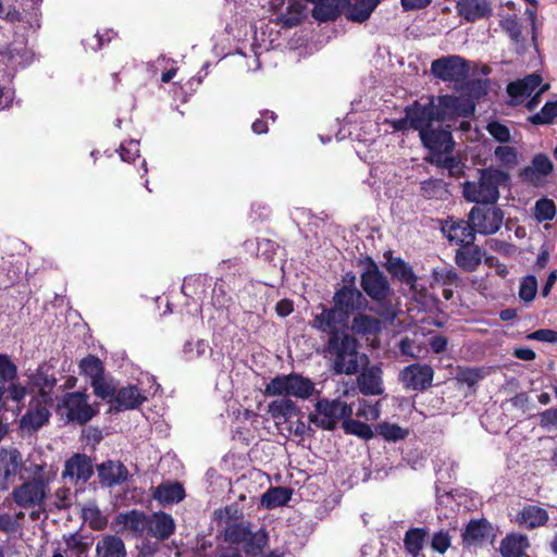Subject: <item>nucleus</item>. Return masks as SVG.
<instances>
[{
  "label": "nucleus",
  "mask_w": 557,
  "mask_h": 557,
  "mask_svg": "<svg viewBox=\"0 0 557 557\" xmlns=\"http://www.w3.org/2000/svg\"><path fill=\"white\" fill-rule=\"evenodd\" d=\"M17 367L7 354H0V412L3 409V396L20 404L27 394V388L16 382Z\"/></svg>",
  "instance_id": "1a4fd4ad"
},
{
  "label": "nucleus",
  "mask_w": 557,
  "mask_h": 557,
  "mask_svg": "<svg viewBox=\"0 0 557 557\" xmlns=\"http://www.w3.org/2000/svg\"><path fill=\"white\" fill-rule=\"evenodd\" d=\"M441 189V182L437 180H426L420 184V195L425 199L435 198Z\"/></svg>",
  "instance_id": "0e129e2a"
},
{
  "label": "nucleus",
  "mask_w": 557,
  "mask_h": 557,
  "mask_svg": "<svg viewBox=\"0 0 557 557\" xmlns=\"http://www.w3.org/2000/svg\"><path fill=\"white\" fill-rule=\"evenodd\" d=\"M429 535L426 528H410L404 536V548L412 557H418Z\"/></svg>",
  "instance_id": "58836bf2"
},
{
  "label": "nucleus",
  "mask_w": 557,
  "mask_h": 557,
  "mask_svg": "<svg viewBox=\"0 0 557 557\" xmlns=\"http://www.w3.org/2000/svg\"><path fill=\"white\" fill-rule=\"evenodd\" d=\"M348 329L331 327L324 345V354L331 361V370L336 375H355L359 373L361 363H368L366 354L359 352L358 339L347 332Z\"/></svg>",
  "instance_id": "f257e3e1"
},
{
  "label": "nucleus",
  "mask_w": 557,
  "mask_h": 557,
  "mask_svg": "<svg viewBox=\"0 0 557 557\" xmlns=\"http://www.w3.org/2000/svg\"><path fill=\"white\" fill-rule=\"evenodd\" d=\"M352 406L339 398H321L314 405V412L308 416L311 423L319 429L333 431L337 428L339 421L352 417Z\"/></svg>",
  "instance_id": "6e6552de"
},
{
  "label": "nucleus",
  "mask_w": 557,
  "mask_h": 557,
  "mask_svg": "<svg viewBox=\"0 0 557 557\" xmlns=\"http://www.w3.org/2000/svg\"><path fill=\"white\" fill-rule=\"evenodd\" d=\"M321 312L313 318V327L329 331L338 326L348 329L350 318L362 310L369 309V301L358 288L338 287L333 295V307L320 305Z\"/></svg>",
  "instance_id": "7ed1b4c3"
},
{
  "label": "nucleus",
  "mask_w": 557,
  "mask_h": 557,
  "mask_svg": "<svg viewBox=\"0 0 557 557\" xmlns=\"http://www.w3.org/2000/svg\"><path fill=\"white\" fill-rule=\"evenodd\" d=\"M451 546V535L449 530L442 529L433 533L431 539V548L444 555Z\"/></svg>",
  "instance_id": "5fc2aeb1"
},
{
  "label": "nucleus",
  "mask_w": 557,
  "mask_h": 557,
  "mask_svg": "<svg viewBox=\"0 0 557 557\" xmlns=\"http://www.w3.org/2000/svg\"><path fill=\"white\" fill-rule=\"evenodd\" d=\"M517 520L520 524H524L528 529L532 530L547 523L548 512L542 507L528 505L518 513Z\"/></svg>",
  "instance_id": "c9c22d12"
},
{
  "label": "nucleus",
  "mask_w": 557,
  "mask_h": 557,
  "mask_svg": "<svg viewBox=\"0 0 557 557\" xmlns=\"http://www.w3.org/2000/svg\"><path fill=\"white\" fill-rule=\"evenodd\" d=\"M380 2L381 0H357L355 2L348 0L344 15L348 21L363 23L370 18Z\"/></svg>",
  "instance_id": "c85d7f7f"
},
{
  "label": "nucleus",
  "mask_w": 557,
  "mask_h": 557,
  "mask_svg": "<svg viewBox=\"0 0 557 557\" xmlns=\"http://www.w3.org/2000/svg\"><path fill=\"white\" fill-rule=\"evenodd\" d=\"M457 14L468 23L492 16V3L488 0H458L456 3Z\"/></svg>",
  "instance_id": "4be33fe9"
},
{
  "label": "nucleus",
  "mask_w": 557,
  "mask_h": 557,
  "mask_svg": "<svg viewBox=\"0 0 557 557\" xmlns=\"http://www.w3.org/2000/svg\"><path fill=\"white\" fill-rule=\"evenodd\" d=\"M502 30L507 35H512L522 32L523 26L517 14H506L499 21Z\"/></svg>",
  "instance_id": "052dcab7"
},
{
  "label": "nucleus",
  "mask_w": 557,
  "mask_h": 557,
  "mask_svg": "<svg viewBox=\"0 0 557 557\" xmlns=\"http://www.w3.org/2000/svg\"><path fill=\"white\" fill-rule=\"evenodd\" d=\"M121 522H123L128 530L141 535L145 531L148 532L149 517L145 516L144 512L138 510H131L120 516Z\"/></svg>",
  "instance_id": "37998d69"
},
{
  "label": "nucleus",
  "mask_w": 557,
  "mask_h": 557,
  "mask_svg": "<svg viewBox=\"0 0 557 557\" xmlns=\"http://www.w3.org/2000/svg\"><path fill=\"white\" fill-rule=\"evenodd\" d=\"M490 135L498 143L506 144L510 140V131L500 122L492 121L486 126Z\"/></svg>",
  "instance_id": "bf43d9fd"
},
{
  "label": "nucleus",
  "mask_w": 557,
  "mask_h": 557,
  "mask_svg": "<svg viewBox=\"0 0 557 557\" xmlns=\"http://www.w3.org/2000/svg\"><path fill=\"white\" fill-rule=\"evenodd\" d=\"M469 71L468 61L456 54L438 58L431 64V73L443 82H463Z\"/></svg>",
  "instance_id": "f8f14e48"
},
{
  "label": "nucleus",
  "mask_w": 557,
  "mask_h": 557,
  "mask_svg": "<svg viewBox=\"0 0 557 557\" xmlns=\"http://www.w3.org/2000/svg\"><path fill=\"white\" fill-rule=\"evenodd\" d=\"M81 373L90 379V382L104 375L103 362L95 355H88L79 362Z\"/></svg>",
  "instance_id": "49530a36"
},
{
  "label": "nucleus",
  "mask_w": 557,
  "mask_h": 557,
  "mask_svg": "<svg viewBox=\"0 0 557 557\" xmlns=\"http://www.w3.org/2000/svg\"><path fill=\"white\" fill-rule=\"evenodd\" d=\"M528 338L545 343H557V331L540 329L529 334Z\"/></svg>",
  "instance_id": "338daca9"
},
{
  "label": "nucleus",
  "mask_w": 557,
  "mask_h": 557,
  "mask_svg": "<svg viewBox=\"0 0 557 557\" xmlns=\"http://www.w3.org/2000/svg\"><path fill=\"white\" fill-rule=\"evenodd\" d=\"M342 428L345 434L355 435L364 441H369L374 436V432L369 424L355 420L351 417L344 419Z\"/></svg>",
  "instance_id": "a18cd8bd"
},
{
  "label": "nucleus",
  "mask_w": 557,
  "mask_h": 557,
  "mask_svg": "<svg viewBox=\"0 0 557 557\" xmlns=\"http://www.w3.org/2000/svg\"><path fill=\"white\" fill-rule=\"evenodd\" d=\"M554 170V164L545 153H536L532 159V165L523 168L520 176L523 181L535 183V176H547Z\"/></svg>",
  "instance_id": "2f4dec72"
},
{
  "label": "nucleus",
  "mask_w": 557,
  "mask_h": 557,
  "mask_svg": "<svg viewBox=\"0 0 557 557\" xmlns=\"http://www.w3.org/2000/svg\"><path fill=\"white\" fill-rule=\"evenodd\" d=\"M495 157L497 160L506 166H513L518 163V153L515 147L511 146H498L495 149Z\"/></svg>",
  "instance_id": "4d7b16f0"
},
{
  "label": "nucleus",
  "mask_w": 557,
  "mask_h": 557,
  "mask_svg": "<svg viewBox=\"0 0 557 557\" xmlns=\"http://www.w3.org/2000/svg\"><path fill=\"white\" fill-rule=\"evenodd\" d=\"M127 552L124 541L115 535L108 534L102 536L96 544L95 557H126Z\"/></svg>",
  "instance_id": "7c9ffc66"
},
{
  "label": "nucleus",
  "mask_w": 557,
  "mask_h": 557,
  "mask_svg": "<svg viewBox=\"0 0 557 557\" xmlns=\"http://www.w3.org/2000/svg\"><path fill=\"white\" fill-rule=\"evenodd\" d=\"M90 384L94 388L95 395L100 397L101 399H108V401L115 396V393L117 391L111 382H108L104 379V375L99 377V380L95 382H90Z\"/></svg>",
  "instance_id": "6e6d98bb"
},
{
  "label": "nucleus",
  "mask_w": 557,
  "mask_h": 557,
  "mask_svg": "<svg viewBox=\"0 0 557 557\" xmlns=\"http://www.w3.org/2000/svg\"><path fill=\"white\" fill-rule=\"evenodd\" d=\"M101 483L113 486L127 480L128 470L122 462L104 461L97 467Z\"/></svg>",
  "instance_id": "bb28decb"
},
{
  "label": "nucleus",
  "mask_w": 557,
  "mask_h": 557,
  "mask_svg": "<svg viewBox=\"0 0 557 557\" xmlns=\"http://www.w3.org/2000/svg\"><path fill=\"white\" fill-rule=\"evenodd\" d=\"M348 329H350L355 335L366 336L376 334L381 330V322L377 318L359 311L354 314Z\"/></svg>",
  "instance_id": "e433bc0d"
},
{
  "label": "nucleus",
  "mask_w": 557,
  "mask_h": 557,
  "mask_svg": "<svg viewBox=\"0 0 557 557\" xmlns=\"http://www.w3.org/2000/svg\"><path fill=\"white\" fill-rule=\"evenodd\" d=\"M384 258L386 259L384 268L392 278L408 285L412 290H417L418 276L412 267L400 257H394L392 251H386Z\"/></svg>",
  "instance_id": "6ab92c4d"
},
{
  "label": "nucleus",
  "mask_w": 557,
  "mask_h": 557,
  "mask_svg": "<svg viewBox=\"0 0 557 557\" xmlns=\"http://www.w3.org/2000/svg\"><path fill=\"white\" fill-rule=\"evenodd\" d=\"M534 215L539 222L552 221L556 215V205L549 198H541L535 202Z\"/></svg>",
  "instance_id": "603ef678"
},
{
  "label": "nucleus",
  "mask_w": 557,
  "mask_h": 557,
  "mask_svg": "<svg viewBox=\"0 0 557 557\" xmlns=\"http://www.w3.org/2000/svg\"><path fill=\"white\" fill-rule=\"evenodd\" d=\"M483 377V371L476 368L461 369L457 374V380L463 384H467L468 387H474Z\"/></svg>",
  "instance_id": "13d9d810"
},
{
  "label": "nucleus",
  "mask_w": 557,
  "mask_h": 557,
  "mask_svg": "<svg viewBox=\"0 0 557 557\" xmlns=\"http://www.w3.org/2000/svg\"><path fill=\"white\" fill-rule=\"evenodd\" d=\"M348 0H320L314 4L312 15L320 22L335 21L344 14Z\"/></svg>",
  "instance_id": "c756f323"
},
{
  "label": "nucleus",
  "mask_w": 557,
  "mask_h": 557,
  "mask_svg": "<svg viewBox=\"0 0 557 557\" xmlns=\"http://www.w3.org/2000/svg\"><path fill=\"white\" fill-rule=\"evenodd\" d=\"M53 399H46L34 396L29 403L28 410L21 419V425L24 429L37 431L44 426L50 418V407Z\"/></svg>",
  "instance_id": "a211bd4d"
},
{
  "label": "nucleus",
  "mask_w": 557,
  "mask_h": 557,
  "mask_svg": "<svg viewBox=\"0 0 557 557\" xmlns=\"http://www.w3.org/2000/svg\"><path fill=\"white\" fill-rule=\"evenodd\" d=\"M429 162L438 168L446 169L450 177L459 178L465 175L461 160L456 156H451L450 153L438 157H430Z\"/></svg>",
  "instance_id": "79ce46f5"
},
{
  "label": "nucleus",
  "mask_w": 557,
  "mask_h": 557,
  "mask_svg": "<svg viewBox=\"0 0 557 557\" xmlns=\"http://www.w3.org/2000/svg\"><path fill=\"white\" fill-rule=\"evenodd\" d=\"M487 79H471L461 85V96L471 99L475 104L487 95Z\"/></svg>",
  "instance_id": "c03bdc74"
},
{
  "label": "nucleus",
  "mask_w": 557,
  "mask_h": 557,
  "mask_svg": "<svg viewBox=\"0 0 557 557\" xmlns=\"http://www.w3.org/2000/svg\"><path fill=\"white\" fill-rule=\"evenodd\" d=\"M510 39V46L512 50L518 55H523L528 50L527 38L523 36L522 32L512 34L508 36Z\"/></svg>",
  "instance_id": "774afa93"
},
{
  "label": "nucleus",
  "mask_w": 557,
  "mask_h": 557,
  "mask_svg": "<svg viewBox=\"0 0 557 557\" xmlns=\"http://www.w3.org/2000/svg\"><path fill=\"white\" fill-rule=\"evenodd\" d=\"M437 121L451 122L459 117L469 119L475 112V103L465 96L441 95L437 97Z\"/></svg>",
  "instance_id": "9b49d317"
},
{
  "label": "nucleus",
  "mask_w": 557,
  "mask_h": 557,
  "mask_svg": "<svg viewBox=\"0 0 557 557\" xmlns=\"http://www.w3.org/2000/svg\"><path fill=\"white\" fill-rule=\"evenodd\" d=\"M529 546L527 535L511 533L500 541L499 550L503 557H524Z\"/></svg>",
  "instance_id": "473e14b6"
},
{
  "label": "nucleus",
  "mask_w": 557,
  "mask_h": 557,
  "mask_svg": "<svg viewBox=\"0 0 557 557\" xmlns=\"http://www.w3.org/2000/svg\"><path fill=\"white\" fill-rule=\"evenodd\" d=\"M542 81L543 79L540 74L533 73L527 75L521 79L509 83L507 85V94L511 98L529 97L537 87H540Z\"/></svg>",
  "instance_id": "72a5a7b5"
},
{
  "label": "nucleus",
  "mask_w": 557,
  "mask_h": 557,
  "mask_svg": "<svg viewBox=\"0 0 557 557\" xmlns=\"http://www.w3.org/2000/svg\"><path fill=\"white\" fill-rule=\"evenodd\" d=\"M62 407L65 409L66 419L79 425H85L98 413V409L88 404V396L84 392L65 393Z\"/></svg>",
  "instance_id": "ddd939ff"
},
{
  "label": "nucleus",
  "mask_w": 557,
  "mask_h": 557,
  "mask_svg": "<svg viewBox=\"0 0 557 557\" xmlns=\"http://www.w3.org/2000/svg\"><path fill=\"white\" fill-rule=\"evenodd\" d=\"M216 523L228 525V523L238 522L243 520V512L235 505H227L222 509H218L213 513Z\"/></svg>",
  "instance_id": "864d4df0"
},
{
  "label": "nucleus",
  "mask_w": 557,
  "mask_h": 557,
  "mask_svg": "<svg viewBox=\"0 0 557 557\" xmlns=\"http://www.w3.org/2000/svg\"><path fill=\"white\" fill-rule=\"evenodd\" d=\"M94 475V465L91 458L86 454H73L65 460L61 476L64 481L69 480L74 484H85Z\"/></svg>",
  "instance_id": "dca6fc26"
},
{
  "label": "nucleus",
  "mask_w": 557,
  "mask_h": 557,
  "mask_svg": "<svg viewBox=\"0 0 557 557\" xmlns=\"http://www.w3.org/2000/svg\"><path fill=\"white\" fill-rule=\"evenodd\" d=\"M276 114L273 111L264 110L261 112V117L257 119L252 125L251 129L257 135L267 134L269 131L268 121L271 120L272 122L276 121Z\"/></svg>",
  "instance_id": "680f3d73"
},
{
  "label": "nucleus",
  "mask_w": 557,
  "mask_h": 557,
  "mask_svg": "<svg viewBox=\"0 0 557 557\" xmlns=\"http://www.w3.org/2000/svg\"><path fill=\"white\" fill-rule=\"evenodd\" d=\"M224 542L231 545H243L246 555L257 557L263 553L269 543V534L261 528L256 532L251 531L249 521L228 523L223 531Z\"/></svg>",
  "instance_id": "39448f33"
},
{
  "label": "nucleus",
  "mask_w": 557,
  "mask_h": 557,
  "mask_svg": "<svg viewBox=\"0 0 557 557\" xmlns=\"http://www.w3.org/2000/svg\"><path fill=\"white\" fill-rule=\"evenodd\" d=\"M30 381L33 386L38 389L36 397L53 399L52 393L57 379L52 374H49L44 368H38Z\"/></svg>",
  "instance_id": "a19ab883"
},
{
  "label": "nucleus",
  "mask_w": 557,
  "mask_h": 557,
  "mask_svg": "<svg viewBox=\"0 0 557 557\" xmlns=\"http://www.w3.org/2000/svg\"><path fill=\"white\" fill-rule=\"evenodd\" d=\"M442 231L446 234L449 242H455L459 246L466 245L469 242H475L478 234L474 230V224L470 222L469 215L467 220H454L450 218L446 221Z\"/></svg>",
  "instance_id": "412c9836"
},
{
  "label": "nucleus",
  "mask_w": 557,
  "mask_h": 557,
  "mask_svg": "<svg viewBox=\"0 0 557 557\" xmlns=\"http://www.w3.org/2000/svg\"><path fill=\"white\" fill-rule=\"evenodd\" d=\"M357 264L362 267L360 274L361 292L366 298L369 297L375 305V309L370 307L369 310L386 320H393L396 317L397 309L392 301L394 289L388 277L370 256L359 259Z\"/></svg>",
  "instance_id": "f03ea898"
},
{
  "label": "nucleus",
  "mask_w": 557,
  "mask_h": 557,
  "mask_svg": "<svg viewBox=\"0 0 557 557\" xmlns=\"http://www.w3.org/2000/svg\"><path fill=\"white\" fill-rule=\"evenodd\" d=\"M152 496L161 504H174L182 502L186 494L182 483L164 482L156 487Z\"/></svg>",
  "instance_id": "f704fd0d"
},
{
  "label": "nucleus",
  "mask_w": 557,
  "mask_h": 557,
  "mask_svg": "<svg viewBox=\"0 0 557 557\" xmlns=\"http://www.w3.org/2000/svg\"><path fill=\"white\" fill-rule=\"evenodd\" d=\"M147 397L136 385H128L116 391L115 396L109 400L110 412H121L138 408Z\"/></svg>",
  "instance_id": "aec40b11"
},
{
  "label": "nucleus",
  "mask_w": 557,
  "mask_h": 557,
  "mask_svg": "<svg viewBox=\"0 0 557 557\" xmlns=\"http://www.w3.org/2000/svg\"><path fill=\"white\" fill-rule=\"evenodd\" d=\"M483 256L484 250L474 242H469L456 250L455 262L463 271L473 272L481 264Z\"/></svg>",
  "instance_id": "393cba45"
},
{
  "label": "nucleus",
  "mask_w": 557,
  "mask_h": 557,
  "mask_svg": "<svg viewBox=\"0 0 557 557\" xmlns=\"http://www.w3.org/2000/svg\"><path fill=\"white\" fill-rule=\"evenodd\" d=\"M34 476L15 486L11 493L13 502L21 508L44 507L50 493L49 478L41 474L42 466H35Z\"/></svg>",
  "instance_id": "0eeeda50"
},
{
  "label": "nucleus",
  "mask_w": 557,
  "mask_h": 557,
  "mask_svg": "<svg viewBox=\"0 0 557 557\" xmlns=\"http://www.w3.org/2000/svg\"><path fill=\"white\" fill-rule=\"evenodd\" d=\"M434 99V96H430L428 103L422 104L419 101H414L405 109L410 127L419 131V135L424 129L431 128L433 121H437L438 111Z\"/></svg>",
  "instance_id": "2eb2a0df"
},
{
  "label": "nucleus",
  "mask_w": 557,
  "mask_h": 557,
  "mask_svg": "<svg viewBox=\"0 0 557 557\" xmlns=\"http://www.w3.org/2000/svg\"><path fill=\"white\" fill-rule=\"evenodd\" d=\"M505 212L496 205L480 203L469 211V219L480 235L496 234L504 223Z\"/></svg>",
  "instance_id": "9d476101"
},
{
  "label": "nucleus",
  "mask_w": 557,
  "mask_h": 557,
  "mask_svg": "<svg viewBox=\"0 0 557 557\" xmlns=\"http://www.w3.org/2000/svg\"><path fill=\"white\" fill-rule=\"evenodd\" d=\"M478 181H466L461 184L463 198L475 205H496L499 199V186L508 178V174L499 169H479Z\"/></svg>",
  "instance_id": "20e7f679"
},
{
  "label": "nucleus",
  "mask_w": 557,
  "mask_h": 557,
  "mask_svg": "<svg viewBox=\"0 0 557 557\" xmlns=\"http://www.w3.org/2000/svg\"><path fill=\"white\" fill-rule=\"evenodd\" d=\"M174 531L175 524L171 515L160 511L149 517L148 534L164 541L169 539Z\"/></svg>",
  "instance_id": "cd10ccee"
},
{
  "label": "nucleus",
  "mask_w": 557,
  "mask_h": 557,
  "mask_svg": "<svg viewBox=\"0 0 557 557\" xmlns=\"http://www.w3.org/2000/svg\"><path fill=\"white\" fill-rule=\"evenodd\" d=\"M359 391L362 395L377 396L383 394L382 370L377 366L364 369L357 377Z\"/></svg>",
  "instance_id": "a878e982"
},
{
  "label": "nucleus",
  "mask_w": 557,
  "mask_h": 557,
  "mask_svg": "<svg viewBox=\"0 0 557 557\" xmlns=\"http://www.w3.org/2000/svg\"><path fill=\"white\" fill-rule=\"evenodd\" d=\"M432 285L459 286L461 280L454 268H440L432 271Z\"/></svg>",
  "instance_id": "8fccbe9b"
},
{
  "label": "nucleus",
  "mask_w": 557,
  "mask_h": 557,
  "mask_svg": "<svg viewBox=\"0 0 557 557\" xmlns=\"http://www.w3.org/2000/svg\"><path fill=\"white\" fill-rule=\"evenodd\" d=\"M268 412L271 414L273 419H284L287 421L293 417H298L301 414V409L297 406V404L290 398L284 397L282 399H276L271 401L268 405Z\"/></svg>",
  "instance_id": "4c0bfd02"
},
{
  "label": "nucleus",
  "mask_w": 557,
  "mask_h": 557,
  "mask_svg": "<svg viewBox=\"0 0 557 557\" xmlns=\"http://www.w3.org/2000/svg\"><path fill=\"white\" fill-rule=\"evenodd\" d=\"M293 495V488L286 486L270 487L261 496V505L267 509H274L287 505Z\"/></svg>",
  "instance_id": "ea45409f"
},
{
  "label": "nucleus",
  "mask_w": 557,
  "mask_h": 557,
  "mask_svg": "<svg viewBox=\"0 0 557 557\" xmlns=\"http://www.w3.org/2000/svg\"><path fill=\"white\" fill-rule=\"evenodd\" d=\"M492 532L491 523L482 519H473L466 525L461 539L465 547L481 546L490 537Z\"/></svg>",
  "instance_id": "5701e85b"
},
{
  "label": "nucleus",
  "mask_w": 557,
  "mask_h": 557,
  "mask_svg": "<svg viewBox=\"0 0 557 557\" xmlns=\"http://www.w3.org/2000/svg\"><path fill=\"white\" fill-rule=\"evenodd\" d=\"M557 117V99L547 101L539 113L529 116V122L533 125H548Z\"/></svg>",
  "instance_id": "09e8293b"
},
{
  "label": "nucleus",
  "mask_w": 557,
  "mask_h": 557,
  "mask_svg": "<svg viewBox=\"0 0 557 557\" xmlns=\"http://www.w3.org/2000/svg\"><path fill=\"white\" fill-rule=\"evenodd\" d=\"M120 157L125 162H133L139 157V144L135 140L123 143L119 149Z\"/></svg>",
  "instance_id": "e2e57ef3"
},
{
  "label": "nucleus",
  "mask_w": 557,
  "mask_h": 557,
  "mask_svg": "<svg viewBox=\"0 0 557 557\" xmlns=\"http://www.w3.org/2000/svg\"><path fill=\"white\" fill-rule=\"evenodd\" d=\"M356 416L357 418H362L364 420H376L380 417V410L376 405L362 401L356 411Z\"/></svg>",
  "instance_id": "69168bd1"
},
{
  "label": "nucleus",
  "mask_w": 557,
  "mask_h": 557,
  "mask_svg": "<svg viewBox=\"0 0 557 557\" xmlns=\"http://www.w3.org/2000/svg\"><path fill=\"white\" fill-rule=\"evenodd\" d=\"M537 293V280L535 275L528 274L523 276L519 285V298L523 302H531L534 300Z\"/></svg>",
  "instance_id": "3c124183"
},
{
  "label": "nucleus",
  "mask_w": 557,
  "mask_h": 557,
  "mask_svg": "<svg viewBox=\"0 0 557 557\" xmlns=\"http://www.w3.org/2000/svg\"><path fill=\"white\" fill-rule=\"evenodd\" d=\"M318 393L311 379L299 373L277 374L265 385V396L295 397L299 399H309Z\"/></svg>",
  "instance_id": "423d86ee"
},
{
  "label": "nucleus",
  "mask_w": 557,
  "mask_h": 557,
  "mask_svg": "<svg viewBox=\"0 0 557 557\" xmlns=\"http://www.w3.org/2000/svg\"><path fill=\"white\" fill-rule=\"evenodd\" d=\"M423 146L430 150L431 157L451 153L455 147L453 135L443 128H429L420 134Z\"/></svg>",
  "instance_id": "f3484780"
},
{
  "label": "nucleus",
  "mask_w": 557,
  "mask_h": 557,
  "mask_svg": "<svg viewBox=\"0 0 557 557\" xmlns=\"http://www.w3.org/2000/svg\"><path fill=\"white\" fill-rule=\"evenodd\" d=\"M23 466V457L17 448L0 449V475L5 483L13 482Z\"/></svg>",
  "instance_id": "b1692460"
},
{
  "label": "nucleus",
  "mask_w": 557,
  "mask_h": 557,
  "mask_svg": "<svg viewBox=\"0 0 557 557\" xmlns=\"http://www.w3.org/2000/svg\"><path fill=\"white\" fill-rule=\"evenodd\" d=\"M434 369L426 363H411L400 370L398 381L405 389L424 392L432 386Z\"/></svg>",
  "instance_id": "4468645a"
},
{
  "label": "nucleus",
  "mask_w": 557,
  "mask_h": 557,
  "mask_svg": "<svg viewBox=\"0 0 557 557\" xmlns=\"http://www.w3.org/2000/svg\"><path fill=\"white\" fill-rule=\"evenodd\" d=\"M375 432L377 435H380L387 442H397L400 440H405L409 434V431L407 429H404L396 423L389 422L379 423L375 426Z\"/></svg>",
  "instance_id": "de8ad7c7"
}]
</instances>
